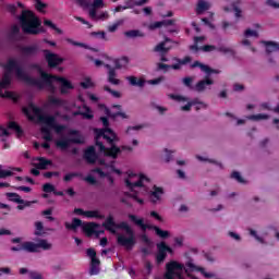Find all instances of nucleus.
Instances as JSON below:
<instances>
[{"label": "nucleus", "instance_id": "44", "mask_svg": "<svg viewBox=\"0 0 279 279\" xmlns=\"http://www.w3.org/2000/svg\"><path fill=\"white\" fill-rule=\"evenodd\" d=\"M73 178H82V173L80 172H70L63 177V182H71Z\"/></svg>", "mask_w": 279, "mask_h": 279}, {"label": "nucleus", "instance_id": "12", "mask_svg": "<svg viewBox=\"0 0 279 279\" xmlns=\"http://www.w3.org/2000/svg\"><path fill=\"white\" fill-rule=\"evenodd\" d=\"M46 62H48L49 69H56V66H60L64 62V59L60 58V56L50 52L49 50H43Z\"/></svg>", "mask_w": 279, "mask_h": 279}, {"label": "nucleus", "instance_id": "58", "mask_svg": "<svg viewBox=\"0 0 279 279\" xmlns=\"http://www.w3.org/2000/svg\"><path fill=\"white\" fill-rule=\"evenodd\" d=\"M65 40H66V43H69L70 45H73L74 47L86 48V44H84V43L75 41V40H73L71 38H66Z\"/></svg>", "mask_w": 279, "mask_h": 279}, {"label": "nucleus", "instance_id": "55", "mask_svg": "<svg viewBox=\"0 0 279 279\" xmlns=\"http://www.w3.org/2000/svg\"><path fill=\"white\" fill-rule=\"evenodd\" d=\"M36 4L35 8L38 12H44V9L47 8V3L40 1V0H35Z\"/></svg>", "mask_w": 279, "mask_h": 279}, {"label": "nucleus", "instance_id": "53", "mask_svg": "<svg viewBox=\"0 0 279 279\" xmlns=\"http://www.w3.org/2000/svg\"><path fill=\"white\" fill-rule=\"evenodd\" d=\"M195 104H197V100L192 99L190 102H187L185 106L181 107V110L183 112H189L191 110V108H193V106H195Z\"/></svg>", "mask_w": 279, "mask_h": 279}, {"label": "nucleus", "instance_id": "7", "mask_svg": "<svg viewBox=\"0 0 279 279\" xmlns=\"http://www.w3.org/2000/svg\"><path fill=\"white\" fill-rule=\"evenodd\" d=\"M128 217L130 221H132V223H134L135 226H138V228H141L143 232H146L147 230H154L155 234L159 236V239L163 240L169 239V236H171V232H169L168 230H162L158 226L147 225L145 223V220L143 218H138L134 214H129Z\"/></svg>", "mask_w": 279, "mask_h": 279}, {"label": "nucleus", "instance_id": "38", "mask_svg": "<svg viewBox=\"0 0 279 279\" xmlns=\"http://www.w3.org/2000/svg\"><path fill=\"white\" fill-rule=\"evenodd\" d=\"M35 236H43L45 234V225H43V221H36L35 222Z\"/></svg>", "mask_w": 279, "mask_h": 279}, {"label": "nucleus", "instance_id": "22", "mask_svg": "<svg viewBox=\"0 0 279 279\" xmlns=\"http://www.w3.org/2000/svg\"><path fill=\"white\" fill-rule=\"evenodd\" d=\"M143 182H149V178H147L145 174H140V179L136 182L130 181V179L125 180V185L130 191H134L136 187H143Z\"/></svg>", "mask_w": 279, "mask_h": 279}, {"label": "nucleus", "instance_id": "16", "mask_svg": "<svg viewBox=\"0 0 279 279\" xmlns=\"http://www.w3.org/2000/svg\"><path fill=\"white\" fill-rule=\"evenodd\" d=\"M166 258H167V242L161 241L157 243L156 262L158 263V265H160V263H165Z\"/></svg>", "mask_w": 279, "mask_h": 279}, {"label": "nucleus", "instance_id": "29", "mask_svg": "<svg viewBox=\"0 0 279 279\" xmlns=\"http://www.w3.org/2000/svg\"><path fill=\"white\" fill-rule=\"evenodd\" d=\"M124 36L126 38H145V33H143L140 29H131V31L124 32Z\"/></svg>", "mask_w": 279, "mask_h": 279}, {"label": "nucleus", "instance_id": "56", "mask_svg": "<svg viewBox=\"0 0 279 279\" xmlns=\"http://www.w3.org/2000/svg\"><path fill=\"white\" fill-rule=\"evenodd\" d=\"M244 36L245 38H250V37H254V38H258V32L256 31H252L250 28H247L245 32H244Z\"/></svg>", "mask_w": 279, "mask_h": 279}, {"label": "nucleus", "instance_id": "57", "mask_svg": "<svg viewBox=\"0 0 279 279\" xmlns=\"http://www.w3.org/2000/svg\"><path fill=\"white\" fill-rule=\"evenodd\" d=\"M182 83L186 86V88H193V77L186 76L182 80Z\"/></svg>", "mask_w": 279, "mask_h": 279}, {"label": "nucleus", "instance_id": "62", "mask_svg": "<svg viewBox=\"0 0 279 279\" xmlns=\"http://www.w3.org/2000/svg\"><path fill=\"white\" fill-rule=\"evenodd\" d=\"M92 173H98V175H100L101 178H108V172H104L101 168H94L92 170Z\"/></svg>", "mask_w": 279, "mask_h": 279}, {"label": "nucleus", "instance_id": "18", "mask_svg": "<svg viewBox=\"0 0 279 279\" xmlns=\"http://www.w3.org/2000/svg\"><path fill=\"white\" fill-rule=\"evenodd\" d=\"M5 197H8L9 202H14V204H25V206H32L36 204V201H25L21 198V195L14 192H7Z\"/></svg>", "mask_w": 279, "mask_h": 279}, {"label": "nucleus", "instance_id": "60", "mask_svg": "<svg viewBox=\"0 0 279 279\" xmlns=\"http://www.w3.org/2000/svg\"><path fill=\"white\" fill-rule=\"evenodd\" d=\"M118 117H121V119H130V117H129L128 114H125V112H123V111L113 112V114H112L113 121H114Z\"/></svg>", "mask_w": 279, "mask_h": 279}, {"label": "nucleus", "instance_id": "30", "mask_svg": "<svg viewBox=\"0 0 279 279\" xmlns=\"http://www.w3.org/2000/svg\"><path fill=\"white\" fill-rule=\"evenodd\" d=\"M266 47L267 53H274V51H279V44L276 41H262Z\"/></svg>", "mask_w": 279, "mask_h": 279}, {"label": "nucleus", "instance_id": "26", "mask_svg": "<svg viewBox=\"0 0 279 279\" xmlns=\"http://www.w3.org/2000/svg\"><path fill=\"white\" fill-rule=\"evenodd\" d=\"M10 73L11 72L7 71L2 75V80L0 81V93L12 84V77L10 76Z\"/></svg>", "mask_w": 279, "mask_h": 279}, {"label": "nucleus", "instance_id": "46", "mask_svg": "<svg viewBox=\"0 0 279 279\" xmlns=\"http://www.w3.org/2000/svg\"><path fill=\"white\" fill-rule=\"evenodd\" d=\"M48 101H49V104H50L51 106H58V107L64 106V101H62V99L56 98V97H53V96H50V97L48 98Z\"/></svg>", "mask_w": 279, "mask_h": 279}, {"label": "nucleus", "instance_id": "33", "mask_svg": "<svg viewBox=\"0 0 279 279\" xmlns=\"http://www.w3.org/2000/svg\"><path fill=\"white\" fill-rule=\"evenodd\" d=\"M87 219H106V216L99 214V210H86Z\"/></svg>", "mask_w": 279, "mask_h": 279}, {"label": "nucleus", "instance_id": "37", "mask_svg": "<svg viewBox=\"0 0 279 279\" xmlns=\"http://www.w3.org/2000/svg\"><path fill=\"white\" fill-rule=\"evenodd\" d=\"M9 130H14L17 136H23V129L15 121H11L8 124Z\"/></svg>", "mask_w": 279, "mask_h": 279}, {"label": "nucleus", "instance_id": "43", "mask_svg": "<svg viewBox=\"0 0 279 279\" xmlns=\"http://www.w3.org/2000/svg\"><path fill=\"white\" fill-rule=\"evenodd\" d=\"M194 101H196V104L193 105L196 111L206 110V108H208V105L204 101H199V98H194Z\"/></svg>", "mask_w": 279, "mask_h": 279}, {"label": "nucleus", "instance_id": "24", "mask_svg": "<svg viewBox=\"0 0 279 279\" xmlns=\"http://www.w3.org/2000/svg\"><path fill=\"white\" fill-rule=\"evenodd\" d=\"M165 195V190L162 187H158V185L153 186V191L150 192V201L153 204H156V202H160V197Z\"/></svg>", "mask_w": 279, "mask_h": 279}, {"label": "nucleus", "instance_id": "34", "mask_svg": "<svg viewBox=\"0 0 279 279\" xmlns=\"http://www.w3.org/2000/svg\"><path fill=\"white\" fill-rule=\"evenodd\" d=\"M130 62L128 57H122L121 59H117L114 61L116 69H125Z\"/></svg>", "mask_w": 279, "mask_h": 279}, {"label": "nucleus", "instance_id": "23", "mask_svg": "<svg viewBox=\"0 0 279 279\" xmlns=\"http://www.w3.org/2000/svg\"><path fill=\"white\" fill-rule=\"evenodd\" d=\"M83 108L85 112L81 110L73 111L72 117H83V119H87V121L95 119V114H93V109H90V107L84 105Z\"/></svg>", "mask_w": 279, "mask_h": 279}, {"label": "nucleus", "instance_id": "42", "mask_svg": "<svg viewBox=\"0 0 279 279\" xmlns=\"http://www.w3.org/2000/svg\"><path fill=\"white\" fill-rule=\"evenodd\" d=\"M44 25L46 27H50V29H53L54 32H57V34H62V29L58 28V26L53 24V22H51L50 20H44Z\"/></svg>", "mask_w": 279, "mask_h": 279}, {"label": "nucleus", "instance_id": "13", "mask_svg": "<svg viewBox=\"0 0 279 279\" xmlns=\"http://www.w3.org/2000/svg\"><path fill=\"white\" fill-rule=\"evenodd\" d=\"M0 66H2V69L8 71L9 73L15 71L17 80H22L23 82V78L19 76V69H21L22 73H25V70H23V68L19 64V61H16V59H9L5 64L0 63Z\"/></svg>", "mask_w": 279, "mask_h": 279}, {"label": "nucleus", "instance_id": "2", "mask_svg": "<svg viewBox=\"0 0 279 279\" xmlns=\"http://www.w3.org/2000/svg\"><path fill=\"white\" fill-rule=\"evenodd\" d=\"M17 75L23 80V82H25V84H27V86H36L38 90H43L46 86L50 93H56V85H53V82H60L61 95H66L68 90L73 89V84H71L66 78L49 74L43 70L39 71L40 78L27 75V73L23 72L21 68H17Z\"/></svg>", "mask_w": 279, "mask_h": 279}, {"label": "nucleus", "instance_id": "48", "mask_svg": "<svg viewBox=\"0 0 279 279\" xmlns=\"http://www.w3.org/2000/svg\"><path fill=\"white\" fill-rule=\"evenodd\" d=\"M90 36H93V38H98L100 40H106V32H104V31L92 32Z\"/></svg>", "mask_w": 279, "mask_h": 279}, {"label": "nucleus", "instance_id": "63", "mask_svg": "<svg viewBox=\"0 0 279 279\" xmlns=\"http://www.w3.org/2000/svg\"><path fill=\"white\" fill-rule=\"evenodd\" d=\"M28 276L31 279H43V275L38 271H29Z\"/></svg>", "mask_w": 279, "mask_h": 279}, {"label": "nucleus", "instance_id": "21", "mask_svg": "<svg viewBox=\"0 0 279 279\" xmlns=\"http://www.w3.org/2000/svg\"><path fill=\"white\" fill-rule=\"evenodd\" d=\"M105 69H108V82L113 86H119L121 80L117 78V70L111 64H105Z\"/></svg>", "mask_w": 279, "mask_h": 279}, {"label": "nucleus", "instance_id": "27", "mask_svg": "<svg viewBox=\"0 0 279 279\" xmlns=\"http://www.w3.org/2000/svg\"><path fill=\"white\" fill-rule=\"evenodd\" d=\"M186 266L192 269V271H201L202 275H204L205 278H215V274L213 272H206V269L202 267H196L193 263L189 262Z\"/></svg>", "mask_w": 279, "mask_h": 279}, {"label": "nucleus", "instance_id": "64", "mask_svg": "<svg viewBox=\"0 0 279 279\" xmlns=\"http://www.w3.org/2000/svg\"><path fill=\"white\" fill-rule=\"evenodd\" d=\"M92 8H96L99 10V8H104V0H94L92 3Z\"/></svg>", "mask_w": 279, "mask_h": 279}, {"label": "nucleus", "instance_id": "3", "mask_svg": "<svg viewBox=\"0 0 279 279\" xmlns=\"http://www.w3.org/2000/svg\"><path fill=\"white\" fill-rule=\"evenodd\" d=\"M102 228H105V230L111 234H117V230H124L128 236L119 233L117 235V243L121 247H125V250H134V245H136V235L134 233V229H132L128 222L121 221L120 223H116L114 217L109 215L102 222Z\"/></svg>", "mask_w": 279, "mask_h": 279}, {"label": "nucleus", "instance_id": "28", "mask_svg": "<svg viewBox=\"0 0 279 279\" xmlns=\"http://www.w3.org/2000/svg\"><path fill=\"white\" fill-rule=\"evenodd\" d=\"M128 82L131 84V86H138L140 88H143L145 86V78H138L136 76H128Z\"/></svg>", "mask_w": 279, "mask_h": 279}, {"label": "nucleus", "instance_id": "40", "mask_svg": "<svg viewBox=\"0 0 279 279\" xmlns=\"http://www.w3.org/2000/svg\"><path fill=\"white\" fill-rule=\"evenodd\" d=\"M246 119H248V121H263V120L269 119V114H265V113L251 114V116H247Z\"/></svg>", "mask_w": 279, "mask_h": 279}, {"label": "nucleus", "instance_id": "49", "mask_svg": "<svg viewBox=\"0 0 279 279\" xmlns=\"http://www.w3.org/2000/svg\"><path fill=\"white\" fill-rule=\"evenodd\" d=\"M206 64L199 62V61H194L192 64H191V69H201V71H203V73H205L206 71Z\"/></svg>", "mask_w": 279, "mask_h": 279}, {"label": "nucleus", "instance_id": "25", "mask_svg": "<svg viewBox=\"0 0 279 279\" xmlns=\"http://www.w3.org/2000/svg\"><path fill=\"white\" fill-rule=\"evenodd\" d=\"M169 25H175V20L154 22L149 25V29H159V27H169Z\"/></svg>", "mask_w": 279, "mask_h": 279}, {"label": "nucleus", "instance_id": "61", "mask_svg": "<svg viewBox=\"0 0 279 279\" xmlns=\"http://www.w3.org/2000/svg\"><path fill=\"white\" fill-rule=\"evenodd\" d=\"M170 99H174V101H189V98L175 94H171Z\"/></svg>", "mask_w": 279, "mask_h": 279}, {"label": "nucleus", "instance_id": "20", "mask_svg": "<svg viewBox=\"0 0 279 279\" xmlns=\"http://www.w3.org/2000/svg\"><path fill=\"white\" fill-rule=\"evenodd\" d=\"M20 51L22 56L26 57L38 56V53H40V47L37 44L31 46H22L20 47Z\"/></svg>", "mask_w": 279, "mask_h": 279}, {"label": "nucleus", "instance_id": "36", "mask_svg": "<svg viewBox=\"0 0 279 279\" xmlns=\"http://www.w3.org/2000/svg\"><path fill=\"white\" fill-rule=\"evenodd\" d=\"M49 165H51V160H48L45 157H39L38 163H36L35 167H37L38 169L45 170L47 169V167H49Z\"/></svg>", "mask_w": 279, "mask_h": 279}, {"label": "nucleus", "instance_id": "4", "mask_svg": "<svg viewBox=\"0 0 279 279\" xmlns=\"http://www.w3.org/2000/svg\"><path fill=\"white\" fill-rule=\"evenodd\" d=\"M20 25L24 34L29 36H38V34H44L43 22L36 16L34 11L23 10L22 14L19 16Z\"/></svg>", "mask_w": 279, "mask_h": 279}, {"label": "nucleus", "instance_id": "39", "mask_svg": "<svg viewBox=\"0 0 279 279\" xmlns=\"http://www.w3.org/2000/svg\"><path fill=\"white\" fill-rule=\"evenodd\" d=\"M19 8H25V5L23 4V2H17L16 4H8L7 5V10L8 12H10V14H12L13 16H16V10H19Z\"/></svg>", "mask_w": 279, "mask_h": 279}, {"label": "nucleus", "instance_id": "14", "mask_svg": "<svg viewBox=\"0 0 279 279\" xmlns=\"http://www.w3.org/2000/svg\"><path fill=\"white\" fill-rule=\"evenodd\" d=\"M83 158L87 165H95V162L99 160V155L97 154L95 146H88L83 153Z\"/></svg>", "mask_w": 279, "mask_h": 279}, {"label": "nucleus", "instance_id": "19", "mask_svg": "<svg viewBox=\"0 0 279 279\" xmlns=\"http://www.w3.org/2000/svg\"><path fill=\"white\" fill-rule=\"evenodd\" d=\"M213 84H215V81L210 78V76H205L203 80L196 83L194 90H196V93H204V90H206L208 86H213Z\"/></svg>", "mask_w": 279, "mask_h": 279}, {"label": "nucleus", "instance_id": "54", "mask_svg": "<svg viewBox=\"0 0 279 279\" xmlns=\"http://www.w3.org/2000/svg\"><path fill=\"white\" fill-rule=\"evenodd\" d=\"M43 191L44 193H53V191H56V186L51 183H46L43 185Z\"/></svg>", "mask_w": 279, "mask_h": 279}, {"label": "nucleus", "instance_id": "47", "mask_svg": "<svg viewBox=\"0 0 279 279\" xmlns=\"http://www.w3.org/2000/svg\"><path fill=\"white\" fill-rule=\"evenodd\" d=\"M205 73H206V76L210 77V75H213V74L219 75V73H221V71L217 70V69H213L209 65H206Z\"/></svg>", "mask_w": 279, "mask_h": 279}, {"label": "nucleus", "instance_id": "50", "mask_svg": "<svg viewBox=\"0 0 279 279\" xmlns=\"http://www.w3.org/2000/svg\"><path fill=\"white\" fill-rule=\"evenodd\" d=\"M201 51H204L205 53H210V51H217V47L214 45H205L201 47Z\"/></svg>", "mask_w": 279, "mask_h": 279}, {"label": "nucleus", "instance_id": "35", "mask_svg": "<svg viewBox=\"0 0 279 279\" xmlns=\"http://www.w3.org/2000/svg\"><path fill=\"white\" fill-rule=\"evenodd\" d=\"M82 226V220L80 218H73L72 223L65 222L66 230H77Z\"/></svg>", "mask_w": 279, "mask_h": 279}, {"label": "nucleus", "instance_id": "1", "mask_svg": "<svg viewBox=\"0 0 279 279\" xmlns=\"http://www.w3.org/2000/svg\"><path fill=\"white\" fill-rule=\"evenodd\" d=\"M29 110H32L33 114H35L39 123H44V125H46L41 128L43 138L46 141V143H51V141H53L51 130H53L58 136L62 135L64 130H66V125L58 124L56 116L43 113V108L37 107L33 102L28 104V107L22 108V112L27 117L29 121H34V116L29 113Z\"/></svg>", "mask_w": 279, "mask_h": 279}, {"label": "nucleus", "instance_id": "31", "mask_svg": "<svg viewBox=\"0 0 279 279\" xmlns=\"http://www.w3.org/2000/svg\"><path fill=\"white\" fill-rule=\"evenodd\" d=\"M239 5H241V0H235L231 3L235 19H241L243 16V11Z\"/></svg>", "mask_w": 279, "mask_h": 279}, {"label": "nucleus", "instance_id": "59", "mask_svg": "<svg viewBox=\"0 0 279 279\" xmlns=\"http://www.w3.org/2000/svg\"><path fill=\"white\" fill-rule=\"evenodd\" d=\"M14 175V172L10 170H0V180Z\"/></svg>", "mask_w": 279, "mask_h": 279}, {"label": "nucleus", "instance_id": "51", "mask_svg": "<svg viewBox=\"0 0 279 279\" xmlns=\"http://www.w3.org/2000/svg\"><path fill=\"white\" fill-rule=\"evenodd\" d=\"M81 86H82V88L87 89V88H93L95 86V84H93V81L89 77H87V78H85L84 82H81Z\"/></svg>", "mask_w": 279, "mask_h": 279}, {"label": "nucleus", "instance_id": "10", "mask_svg": "<svg viewBox=\"0 0 279 279\" xmlns=\"http://www.w3.org/2000/svg\"><path fill=\"white\" fill-rule=\"evenodd\" d=\"M100 121L104 128L94 130L96 134L95 141L106 138V136H112L111 132H114V130L110 129V120H108V117H100Z\"/></svg>", "mask_w": 279, "mask_h": 279}, {"label": "nucleus", "instance_id": "15", "mask_svg": "<svg viewBox=\"0 0 279 279\" xmlns=\"http://www.w3.org/2000/svg\"><path fill=\"white\" fill-rule=\"evenodd\" d=\"M97 228H100L99 223L96 222H87L83 226V232L87 234V236H93V234H96V236H99V234H104V230H97Z\"/></svg>", "mask_w": 279, "mask_h": 279}, {"label": "nucleus", "instance_id": "6", "mask_svg": "<svg viewBox=\"0 0 279 279\" xmlns=\"http://www.w3.org/2000/svg\"><path fill=\"white\" fill-rule=\"evenodd\" d=\"M52 245L45 239L38 240V243L23 242L16 246L11 247V252H28L29 254H36L44 250L45 252L51 250Z\"/></svg>", "mask_w": 279, "mask_h": 279}, {"label": "nucleus", "instance_id": "32", "mask_svg": "<svg viewBox=\"0 0 279 279\" xmlns=\"http://www.w3.org/2000/svg\"><path fill=\"white\" fill-rule=\"evenodd\" d=\"M203 40H206V37L204 36L194 37V45L190 46V51H195V53H197V51H202V47L197 45L199 43H203Z\"/></svg>", "mask_w": 279, "mask_h": 279}, {"label": "nucleus", "instance_id": "9", "mask_svg": "<svg viewBox=\"0 0 279 279\" xmlns=\"http://www.w3.org/2000/svg\"><path fill=\"white\" fill-rule=\"evenodd\" d=\"M182 269H184V265L175 262V260H171L170 263L166 264V272L163 275L165 279H174L175 276H178V278H181L182 275H180L177 271H182Z\"/></svg>", "mask_w": 279, "mask_h": 279}, {"label": "nucleus", "instance_id": "41", "mask_svg": "<svg viewBox=\"0 0 279 279\" xmlns=\"http://www.w3.org/2000/svg\"><path fill=\"white\" fill-rule=\"evenodd\" d=\"M208 10V3L204 0H199L196 7V14H202V12H206Z\"/></svg>", "mask_w": 279, "mask_h": 279}, {"label": "nucleus", "instance_id": "8", "mask_svg": "<svg viewBox=\"0 0 279 279\" xmlns=\"http://www.w3.org/2000/svg\"><path fill=\"white\" fill-rule=\"evenodd\" d=\"M69 136H75V137H61L60 140H57L54 145L56 147H58L59 149L65 150L69 149V147H71V143H73L74 145H83V140H82V135H80V131L77 130H70L69 131Z\"/></svg>", "mask_w": 279, "mask_h": 279}, {"label": "nucleus", "instance_id": "5", "mask_svg": "<svg viewBox=\"0 0 279 279\" xmlns=\"http://www.w3.org/2000/svg\"><path fill=\"white\" fill-rule=\"evenodd\" d=\"M111 136L105 135L104 140L110 145V147H106L100 140H95L96 146L99 148L100 154H104L107 158H113L117 160L119 158V154H121V147L117 146L120 138L119 135L114 131H110Z\"/></svg>", "mask_w": 279, "mask_h": 279}, {"label": "nucleus", "instance_id": "45", "mask_svg": "<svg viewBox=\"0 0 279 279\" xmlns=\"http://www.w3.org/2000/svg\"><path fill=\"white\" fill-rule=\"evenodd\" d=\"M216 51H219L220 53L229 54V56H234V50L232 48H228L225 46H220L217 48Z\"/></svg>", "mask_w": 279, "mask_h": 279}, {"label": "nucleus", "instance_id": "52", "mask_svg": "<svg viewBox=\"0 0 279 279\" xmlns=\"http://www.w3.org/2000/svg\"><path fill=\"white\" fill-rule=\"evenodd\" d=\"M231 178L233 180H236L238 182H240V184H245V180L243 179V177H241V173L236 172V171H233L231 173Z\"/></svg>", "mask_w": 279, "mask_h": 279}, {"label": "nucleus", "instance_id": "11", "mask_svg": "<svg viewBox=\"0 0 279 279\" xmlns=\"http://www.w3.org/2000/svg\"><path fill=\"white\" fill-rule=\"evenodd\" d=\"M173 60L174 62H178V63H174L172 65H169L167 63H158L157 64L158 70L162 71L165 69H173V71H180V69H182V65L189 64L190 62H192L193 58H191L190 56H185L183 59L174 57Z\"/></svg>", "mask_w": 279, "mask_h": 279}, {"label": "nucleus", "instance_id": "17", "mask_svg": "<svg viewBox=\"0 0 279 279\" xmlns=\"http://www.w3.org/2000/svg\"><path fill=\"white\" fill-rule=\"evenodd\" d=\"M155 53H159L160 62H169L167 54L171 51V47H165V43H159L154 48Z\"/></svg>", "mask_w": 279, "mask_h": 279}]
</instances>
